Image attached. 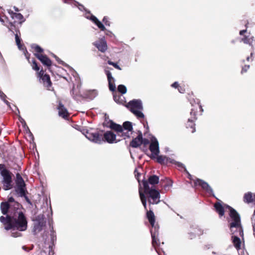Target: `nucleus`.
<instances>
[{"mask_svg":"<svg viewBox=\"0 0 255 255\" xmlns=\"http://www.w3.org/2000/svg\"><path fill=\"white\" fill-rule=\"evenodd\" d=\"M151 143L149 145V149L151 152V158H155L159 153V143L157 139L154 136H152L150 139Z\"/></svg>","mask_w":255,"mask_h":255,"instance_id":"nucleus-11","label":"nucleus"},{"mask_svg":"<svg viewBox=\"0 0 255 255\" xmlns=\"http://www.w3.org/2000/svg\"><path fill=\"white\" fill-rule=\"evenodd\" d=\"M114 100H115V101L116 102H117V103H119V101H118V98H117V97H116V96H114Z\"/></svg>","mask_w":255,"mask_h":255,"instance_id":"nucleus-49","label":"nucleus"},{"mask_svg":"<svg viewBox=\"0 0 255 255\" xmlns=\"http://www.w3.org/2000/svg\"><path fill=\"white\" fill-rule=\"evenodd\" d=\"M0 221L5 230L10 231L11 236L13 238L21 237V232L26 231L27 228L26 218L20 210H10V213L6 214V217H0Z\"/></svg>","mask_w":255,"mask_h":255,"instance_id":"nucleus-1","label":"nucleus"},{"mask_svg":"<svg viewBox=\"0 0 255 255\" xmlns=\"http://www.w3.org/2000/svg\"><path fill=\"white\" fill-rule=\"evenodd\" d=\"M36 57L42 62V63L47 66H50L51 61L46 56L42 54H35Z\"/></svg>","mask_w":255,"mask_h":255,"instance_id":"nucleus-19","label":"nucleus"},{"mask_svg":"<svg viewBox=\"0 0 255 255\" xmlns=\"http://www.w3.org/2000/svg\"><path fill=\"white\" fill-rule=\"evenodd\" d=\"M63 0V2L66 3H68V4H74L75 5H77V4H78V3L77 1H76L74 0Z\"/></svg>","mask_w":255,"mask_h":255,"instance_id":"nucleus-36","label":"nucleus"},{"mask_svg":"<svg viewBox=\"0 0 255 255\" xmlns=\"http://www.w3.org/2000/svg\"><path fill=\"white\" fill-rule=\"evenodd\" d=\"M85 17L94 22L102 31L106 30L104 25L94 15H91L90 13H88L86 14Z\"/></svg>","mask_w":255,"mask_h":255,"instance_id":"nucleus-16","label":"nucleus"},{"mask_svg":"<svg viewBox=\"0 0 255 255\" xmlns=\"http://www.w3.org/2000/svg\"><path fill=\"white\" fill-rule=\"evenodd\" d=\"M195 236V234H193V235H191V237H190V238H191V239H192V238H194Z\"/></svg>","mask_w":255,"mask_h":255,"instance_id":"nucleus-51","label":"nucleus"},{"mask_svg":"<svg viewBox=\"0 0 255 255\" xmlns=\"http://www.w3.org/2000/svg\"><path fill=\"white\" fill-rule=\"evenodd\" d=\"M178 89L179 92L181 93H183L185 91V90L184 89H183L182 88H181V87H179Z\"/></svg>","mask_w":255,"mask_h":255,"instance_id":"nucleus-44","label":"nucleus"},{"mask_svg":"<svg viewBox=\"0 0 255 255\" xmlns=\"http://www.w3.org/2000/svg\"><path fill=\"white\" fill-rule=\"evenodd\" d=\"M0 97L1 99L4 101V102L8 106H9V103L5 100V98L6 97V96L5 94H4L3 93L0 91Z\"/></svg>","mask_w":255,"mask_h":255,"instance_id":"nucleus-35","label":"nucleus"},{"mask_svg":"<svg viewBox=\"0 0 255 255\" xmlns=\"http://www.w3.org/2000/svg\"><path fill=\"white\" fill-rule=\"evenodd\" d=\"M93 44L97 48V49L102 52H105L108 49L107 42L104 38L94 42Z\"/></svg>","mask_w":255,"mask_h":255,"instance_id":"nucleus-15","label":"nucleus"},{"mask_svg":"<svg viewBox=\"0 0 255 255\" xmlns=\"http://www.w3.org/2000/svg\"><path fill=\"white\" fill-rule=\"evenodd\" d=\"M51 236V240L52 243H54L55 241L56 240V237L55 234V233L53 232H52L50 235Z\"/></svg>","mask_w":255,"mask_h":255,"instance_id":"nucleus-41","label":"nucleus"},{"mask_svg":"<svg viewBox=\"0 0 255 255\" xmlns=\"http://www.w3.org/2000/svg\"><path fill=\"white\" fill-rule=\"evenodd\" d=\"M103 21L106 25H107V26L110 25V22L109 21L108 18L107 16H105L103 18Z\"/></svg>","mask_w":255,"mask_h":255,"instance_id":"nucleus-38","label":"nucleus"},{"mask_svg":"<svg viewBox=\"0 0 255 255\" xmlns=\"http://www.w3.org/2000/svg\"><path fill=\"white\" fill-rule=\"evenodd\" d=\"M9 30L11 31H12L13 33H14V31H13L14 29V25L12 23H9V25L7 26Z\"/></svg>","mask_w":255,"mask_h":255,"instance_id":"nucleus-40","label":"nucleus"},{"mask_svg":"<svg viewBox=\"0 0 255 255\" xmlns=\"http://www.w3.org/2000/svg\"><path fill=\"white\" fill-rule=\"evenodd\" d=\"M186 171V172L187 173V174H188V178H189L190 179L192 180V175H191V174H190L187 170H186V171Z\"/></svg>","mask_w":255,"mask_h":255,"instance_id":"nucleus-46","label":"nucleus"},{"mask_svg":"<svg viewBox=\"0 0 255 255\" xmlns=\"http://www.w3.org/2000/svg\"><path fill=\"white\" fill-rule=\"evenodd\" d=\"M157 161L160 164H167L170 163L172 159L163 155H157L156 157Z\"/></svg>","mask_w":255,"mask_h":255,"instance_id":"nucleus-24","label":"nucleus"},{"mask_svg":"<svg viewBox=\"0 0 255 255\" xmlns=\"http://www.w3.org/2000/svg\"><path fill=\"white\" fill-rule=\"evenodd\" d=\"M118 90L119 92L122 93V94H124L127 92V88L125 86L123 85H120L118 87Z\"/></svg>","mask_w":255,"mask_h":255,"instance_id":"nucleus-30","label":"nucleus"},{"mask_svg":"<svg viewBox=\"0 0 255 255\" xmlns=\"http://www.w3.org/2000/svg\"><path fill=\"white\" fill-rule=\"evenodd\" d=\"M7 11L10 17L12 19L20 20V23L24 21L25 19L21 13L14 12L11 9H8Z\"/></svg>","mask_w":255,"mask_h":255,"instance_id":"nucleus-20","label":"nucleus"},{"mask_svg":"<svg viewBox=\"0 0 255 255\" xmlns=\"http://www.w3.org/2000/svg\"><path fill=\"white\" fill-rule=\"evenodd\" d=\"M139 194L140 198L141 200V201L142 202V204L143 206H144V208L145 210L147 211V207H146V198L145 196L143 194L140 190V188L139 189Z\"/></svg>","mask_w":255,"mask_h":255,"instance_id":"nucleus-25","label":"nucleus"},{"mask_svg":"<svg viewBox=\"0 0 255 255\" xmlns=\"http://www.w3.org/2000/svg\"><path fill=\"white\" fill-rule=\"evenodd\" d=\"M250 67L249 65H245L242 69V73L246 72Z\"/></svg>","mask_w":255,"mask_h":255,"instance_id":"nucleus-42","label":"nucleus"},{"mask_svg":"<svg viewBox=\"0 0 255 255\" xmlns=\"http://www.w3.org/2000/svg\"><path fill=\"white\" fill-rule=\"evenodd\" d=\"M194 184L195 186L199 185L201 186L208 193L214 196L213 189L207 182L202 180L196 179L194 181Z\"/></svg>","mask_w":255,"mask_h":255,"instance_id":"nucleus-13","label":"nucleus"},{"mask_svg":"<svg viewBox=\"0 0 255 255\" xmlns=\"http://www.w3.org/2000/svg\"><path fill=\"white\" fill-rule=\"evenodd\" d=\"M106 74L107 76L109 83H110L112 81L113 82H115V79L113 77V76L112 75V73L110 71H106Z\"/></svg>","mask_w":255,"mask_h":255,"instance_id":"nucleus-32","label":"nucleus"},{"mask_svg":"<svg viewBox=\"0 0 255 255\" xmlns=\"http://www.w3.org/2000/svg\"><path fill=\"white\" fill-rule=\"evenodd\" d=\"M142 142V137L141 135H138L136 137L133 139L131 141L130 145L132 147H137L140 146Z\"/></svg>","mask_w":255,"mask_h":255,"instance_id":"nucleus-22","label":"nucleus"},{"mask_svg":"<svg viewBox=\"0 0 255 255\" xmlns=\"http://www.w3.org/2000/svg\"><path fill=\"white\" fill-rule=\"evenodd\" d=\"M214 207L216 209V211L218 213L220 216H223L224 215L225 210L228 209L230 211V215L231 213V209H233L231 207L227 205H224L223 206L220 203H215L214 205Z\"/></svg>","mask_w":255,"mask_h":255,"instance_id":"nucleus-18","label":"nucleus"},{"mask_svg":"<svg viewBox=\"0 0 255 255\" xmlns=\"http://www.w3.org/2000/svg\"><path fill=\"white\" fill-rule=\"evenodd\" d=\"M190 103L192 107L190 112L191 117L188 119L186 127L187 128H190L192 129L191 132L193 133L195 131L194 122L196 119V114L198 110H200L201 112H202L203 110L198 99H196V100L193 99L190 101Z\"/></svg>","mask_w":255,"mask_h":255,"instance_id":"nucleus-6","label":"nucleus"},{"mask_svg":"<svg viewBox=\"0 0 255 255\" xmlns=\"http://www.w3.org/2000/svg\"><path fill=\"white\" fill-rule=\"evenodd\" d=\"M106 34L107 35L111 36L112 35H113V33L110 31H108L106 32Z\"/></svg>","mask_w":255,"mask_h":255,"instance_id":"nucleus-45","label":"nucleus"},{"mask_svg":"<svg viewBox=\"0 0 255 255\" xmlns=\"http://www.w3.org/2000/svg\"><path fill=\"white\" fill-rule=\"evenodd\" d=\"M171 186H172V182L169 179H167L166 184L164 185V189L165 190H168Z\"/></svg>","mask_w":255,"mask_h":255,"instance_id":"nucleus-33","label":"nucleus"},{"mask_svg":"<svg viewBox=\"0 0 255 255\" xmlns=\"http://www.w3.org/2000/svg\"><path fill=\"white\" fill-rule=\"evenodd\" d=\"M109 127L118 132V135L122 136L124 138L129 137L131 133L132 126L131 123L126 122L123 124V127L110 121Z\"/></svg>","mask_w":255,"mask_h":255,"instance_id":"nucleus-4","label":"nucleus"},{"mask_svg":"<svg viewBox=\"0 0 255 255\" xmlns=\"http://www.w3.org/2000/svg\"><path fill=\"white\" fill-rule=\"evenodd\" d=\"M246 32V30H243L240 31V34L241 35H243V33H245Z\"/></svg>","mask_w":255,"mask_h":255,"instance_id":"nucleus-48","label":"nucleus"},{"mask_svg":"<svg viewBox=\"0 0 255 255\" xmlns=\"http://www.w3.org/2000/svg\"><path fill=\"white\" fill-rule=\"evenodd\" d=\"M20 205L15 202L14 199L10 197L8 199L7 202H2L0 205L1 212L3 215L10 213V210L15 211L16 210H20Z\"/></svg>","mask_w":255,"mask_h":255,"instance_id":"nucleus-8","label":"nucleus"},{"mask_svg":"<svg viewBox=\"0 0 255 255\" xmlns=\"http://www.w3.org/2000/svg\"><path fill=\"white\" fill-rule=\"evenodd\" d=\"M25 56L26 57L27 59H28V57L27 56V55H26V53H25Z\"/></svg>","mask_w":255,"mask_h":255,"instance_id":"nucleus-54","label":"nucleus"},{"mask_svg":"<svg viewBox=\"0 0 255 255\" xmlns=\"http://www.w3.org/2000/svg\"><path fill=\"white\" fill-rule=\"evenodd\" d=\"M3 169H5L4 168V165L2 164H0V170L1 171L2 170H3Z\"/></svg>","mask_w":255,"mask_h":255,"instance_id":"nucleus-47","label":"nucleus"},{"mask_svg":"<svg viewBox=\"0 0 255 255\" xmlns=\"http://www.w3.org/2000/svg\"><path fill=\"white\" fill-rule=\"evenodd\" d=\"M242 41L245 43L249 44V45H251L253 47V48L254 47V45L255 46V41L254 42V44H252L253 43V37L249 38L247 36H245L244 38L242 39Z\"/></svg>","mask_w":255,"mask_h":255,"instance_id":"nucleus-28","label":"nucleus"},{"mask_svg":"<svg viewBox=\"0 0 255 255\" xmlns=\"http://www.w3.org/2000/svg\"><path fill=\"white\" fill-rule=\"evenodd\" d=\"M45 226V223L43 221H37L34 223L33 233L36 235L39 233L42 230L43 227Z\"/></svg>","mask_w":255,"mask_h":255,"instance_id":"nucleus-21","label":"nucleus"},{"mask_svg":"<svg viewBox=\"0 0 255 255\" xmlns=\"http://www.w3.org/2000/svg\"><path fill=\"white\" fill-rule=\"evenodd\" d=\"M85 135L87 138L94 143L101 144L103 141L102 136L98 132L87 131Z\"/></svg>","mask_w":255,"mask_h":255,"instance_id":"nucleus-12","label":"nucleus"},{"mask_svg":"<svg viewBox=\"0 0 255 255\" xmlns=\"http://www.w3.org/2000/svg\"><path fill=\"white\" fill-rule=\"evenodd\" d=\"M32 68H33V69H34V70H36V71H38L39 70V68L38 66V65L35 60L33 61Z\"/></svg>","mask_w":255,"mask_h":255,"instance_id":"nucleus-39","label":"nucleus"},{"mask_svg":"<svg viewBox=\"0 0 255 255\" xmlns=\"http://www.w3.org/2000/svg\"><path fill=\"white\" fill-rule=\"evenodd\" d=\"M31 47L32 49H33L34 51L38 54H39V53L42 52L43 51V49L37 45L33 44Z\"/></svg>","mask_w":255,"mask_h":255,"instance_id":"nucleus-31","label":"nucleus"},{"mask_svg":"<svg viewBox=\"0 0 255 255\" xmlns=\"http://www.w3.org/2000/svg\"><path fill=\"white\" fill-rule=\"evenodd\" d=\"M13 9L15 10V11H19L18 8H17L16 7H15V6H13Z\"/></svg>","mask_w":255,"mask_h":255,"instance_id":"nucleus-50","label":"nucleus"},{"mask_svg":"<svg viewBox=\"0 0 255 255\" xmlns=\"http://www.w3.org/2000/svg\"><path fill=\"white\" fill-rule=\"evenodd\" d=\"M79 9L82 10L81 7H79Z\"/></svg>","mask_w":255,"mask_h":255,"instance_id":"nucleus-56","label":"nucleus"},{"mask_svg":"<svg viewBox=\"0 0 255 255\" xmlns=\"http://www.w3.org/2000/svg\"><path fill=\"white\" fill-rule=\"evenodd\" d=\"M159 182V178L156 175H152L149 177L147 183L151 185L157 184Z\"/></svg>","mask_w":255,"mask_h":255,"instance_id":"nucleus-27","label":"nucleus"},{"mask_svg":"<svg viewBox=\"0 0 255 255\" xmlns=\"http://www.w3.org/2000/svg\"><path fill=\"white\" fill-rule=\"evenodd\" d=\"M59 115L63 118H66L68 117V112L67 109L64 107V105L61 103H59L58 107Z\"/></svg>","mask_w":255,"mask_h":255,"instance_id":"nucleus-23","label":"nucleus"},{"mask_svg":"<svg viewBox=\"0 0 255 255\" xmlns=\"http://www.w3.org/2000/svg\"><path fill=\"white\" fill-rule=\"evenodd\" d=\"M170 163L175 164L177 167H178L179 168V169H184V171H186V169L185 166L181 162L176 161L174 159H172V160L170 161Z\"/></svg>","mask_w":255,"mask_h":255,"instance_id":"nucleus-29","label":"nucleus"},{"mask_svg":"<svg viewBox=\"0 0 255 255\" xmlns=\"http://www.w3.org/2000/svg\"><path fill=\"white\" fill-rule=\"evenodd\" d=\"M17 111H18V113L19 114V111H18V109H17Z\"/></svg>","mask_w":255,"mask_h":255,"instance_id":"nucleus-55","label":"nucleus"},{"mask_svg":"<svg viewBox=\"0 0 255 255\" xmlns=\"http://www.w3.org/2000/svg\"><path fill=\"white\" fill-rule=\"evenodd\" d=\"M1 176L3 177L2 183L3 186V189L8 190L12 187L11 176L8 170L6 169L2 170L0 172Z\"/></svg>","mask_w":255,"mask_h":255,"instance_id":"nucleus-10","label":"nucleus"},{"mask_svg":"<svg viewBox=\"0 0 255 255\" xmlns=\"http://www.w3.org/2000/svg\"><path fill=\"white\" fill-rule=\"evenodd\" d=\"M128 108L138 118H143L144 115L142 112V104L140 100H133L128 102Z\"/></svg>","mask_w":255,"mask_h":255,"instance_id":"nucleus-7","label":"nucleus"},{"mask_svg":"<svg viewBox=\"0 0 255 255\" xmlns=\"http://www.w3.org/2000/svg\"><path fill=\"white\" fill-rule=\"evenodd\" d=\"M171 86H172V87L175 88H178V87H179L178 83L177 82H175L174 83H173L172 84Z\"/></svg>","mask_w":255,"mask_h":255,"instance_id":"nucleus-43","label":"nucleus"},{"mask_svg":"<svg viewBox=\"0 0 255 255\" xmlns=\"http://www.w3.org/2000/svg\"><path fill=\"white\" fill-rule=\"evenodd\" d=\"M109 89L111 91H114L116 89V86L114 84V82H111L110 83H109Z\"/></svg>","mask_w":255,"mask_h":255,"instance_id":"nucleus-37","label":"nucleus"},{"mask_svg":"<svg viewBox=\"0 0 255 255\" xmlns=\"http://www.w3.org/2000/svg\"><path fill=\"white\" fill-rule=\"evenodd\" d=\"M20 121L21 122H22V121L24 122V121H23V119H21V118H20Z\"/></svg>","mask_w":255,"mask_h":255,"instance_id":"nucleus-52","label":"nucleus"},{"mask_svg":"<svg viewBox=\"0 0 255 255\" xmlns=\"http://www.w3.org/2000/svg\"><path fill=\"white\" fill-rule=\"evenodd\" d=\"M146 217L152 226V228L150 229V233L152 237V245L155 248L157 254L159 255H162L160 251L156 248V246L159 245V240L157 238L158 228L155 226V216L153 212L151 210L147 211Z\"/></svg>","mask_w":255,"mask_h":255,"instance_id":"nucleus-3","label":"nucleus"},{"mask_svg":"<svg viewBox=\"0 0 255 255\" xmlns=\"http://www.w3.org/2000/svg\"><path fill=\"white\" fill-rule=\"evenodd\" d=\"M117 135L111 131H106L104 134V137L106 141L110 143L117 142L120 139L116 138Z\"/></svg>","mask_w":255,"mask_h":255,"instance_id":"nucleus-17","label":"nucleus"},{"mask_svg":"<svg viewBox=\"0 0 255 255\" xmlns=\"http://www.w3.org/2000/svg\"><path fill=\"white\" fill-rule=\"evenodd\" d=\"M108 63L109 65H110L113 66L115 68H116V69H118L119 70H122L121 67L116 63H114L113 62H112L111 61H108Z\"/></svg>","mask_w":255,"mask_h":255,"instance_id":"nucleus-34","label":"nucleus"},{"mask_svg":"<svg viewBox=\"0 0 255 255\" xmlns=\"http://www.w3.org/2000/svg\"><path fill=\"white\" fill-rule=\"evenodd\" d=\"M143 186L144 192L147 195L148 202L150 204H157L160 202V193L159 192L152 188H150L147 181H143Z\"/></svg>","mask_w":255,"mask_h":255,"instance_id":"nucleus-5","label":"nucleus"},{"mask_svg":"<svg viewBox=\"0 0 255 255\" xmlns=\"http://www.w3.org/2000/svg\"><path fill=\"white\" fill-rule=\"evenodd\" d=\"M20 33L19 30H17L15 31V41L16 45H17L18 48L20 50H23L22 48V45L20 43V38L19 36H18V34Z\"/></svg>","mask_w":255,"mask_h":255,"instance_id":"nucleus-26","label":"nucleus"},{"mask_svg":"<svg viewBox=\"0 0 255 255\" xmlns=\"http://www.w3.org/2000/svg\"><path fill=\"white\" fill-rule=\"evenodd\" d=\"M231 232L232 236L233 243L237 250L241 249V241L238 236H243V230L241 225L240 215L234 209H231L230 219L229 220Z\"/></svg>","mask_w":255,"mask_h":255,"instance_id":"nucleus-2","label":"nucleus"},{"mask_svg":"<svg viewBox=\"0 0 255 255\" xmlns=\"http://www.w3.org/2000/svg\"><path fill=\"white\" fill-rule=\"evenodd\" d=\"M249 59H250V57H248L247 58V60H249Z\"/></svg>","mask_w":255,"mask_h":255,"instance_id":"nucleus-53","label":"nucleus"},{"mask_svg":"<svg viewBox=\"0 0 255 255\" xmlns=\"http://www.w3.org/2000/svg\"><path fill=\"white\" fill-rule=\"evenodd\" d=\"M38 77L40 78V82H42L44 86L49 88L51 86V82L50 77L48 75L44 74L43 70H41L38 73Z\"/></svg>","mask_w":255,"mask_h":255,"instance_id":"nucleus-14","label":"nucleus"},{"mask_svg":"<svg viewBox=\"0 0 255 255\" xmlns=\"http://www.w3.org/2000/svg\"><path fill=\"white\" fill-rule=\"evenodd\" d=\"M16 188L15 191L20 197H24L25 195V184L22 177L19 173L16 175Z\"/></svg>","mask_w":255,"mask_h":255,"instance_id":"nucleus-9","label":"nucleus"}]
</instances>
